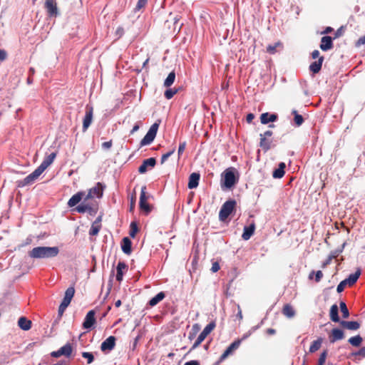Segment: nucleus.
I'll list each match as a JSON object with an SVG mask.
<instances>
[{
    "label": "nucleus",
    "mask_w": 365,
    "mask_h": 365,
    "mask_svg": "<svg viewBox=\"0 0 365 365\" xmlns=\"http://www.w3.org/2000/svg\"><path fill=\"white\" fill-rule=\"evenodd\" d=\"M59 253L58 247H36L29 252V256L34 259H47L56 257Z\"/></svg>",
    "instance_id": "nucleus-1"
},
{
    "label": "nucleus",
    "mask_w": 365,
    "mask_h": 365,
    "mask_svg": "<svg viewBox=\"0 0 365 365\" xmlns=\"http://www.w3.org/2000/svg\"><path fill=\"white\" fill-rule=\"evenodd\" d=\"M221 176L222 188L231 189L239 180V173L237 169L233 167L225 169Z\"/></svg>",
    "instance_id": "nucleus-2"
},
{
    "label": "nucleus",
    "mask_w": 365,
    "mask_h": 365,
    "mask_svg": "<svg viewBox=\"0 0 365 365\" xmlns=\"http://www.w3.org/2000/svg\"><path fill=\"white\" fill-rule=\"evenodd\" d=\"M237 202L235 199H229L222 205L219 212V220L225 222L228 217L235 211Z\"/></svg>",
    "instance_id": "nucleus-3"
},
{
    "label": "nucleus",
    "mask_w": 365,
    "mask_h": 365,
    "mask_svg": "<svg viewBox=\"0 0 365 365\" xmlns=\"http://www.w3.org/2000/svg\"><path fill=\"white\" fill-rule=\"evenodd\" d=\"M160 125V123H154L149 128L148 131L144 136V138L140 140V147H143L147 145H150L155 140L158 130Z\"/></svg>",
    "instance_id": "nucleus-4"
},
{
    "label": "nucleus",
    "mask_w": 365,
    "mask_h": 365,
    "mask_svg": "<svg viewBox=\"0 0 365 365\" xmlns=\"http://www.w3.org/2000/svg\"><path fill=\"white\" fill-rule=\"evenodd\" d=\"M45 170L41 165L38 166L31 173L22 180L18 181L19 187H24L34 183V182L43 173Z\"/></svg>",
    "instance_id": "nucleus-5"
},
{
    "label": "nucleus",
    "mask_w": 365,
    "mask_h": 365,
    "mask_svg": "<svg viewBox=\"0 0 365 365\" xmlns=\"http://www.w3.org/2000/svg\"><path fill=\"white\" fill-rule=\"evenodd\" d=\"M215 327L216 324L214 321L207 324L202 332L199 334L195 343L192 344L190 350L192 351L195 349L205 340L206 336L215 328Z\"/></svg>",
    "instance_id": "nucleus-6"
},
{
    "label": "nucleus",
    "mask_w": 365,
    "mask_h": 365,
    "mask_svg": "<svg viewBox=\"0 0 365 365\" xmlns=\"http://www.w3.org/2000/svg\"><path fill=\"white\" fill-rule=\"evenodd\" d=\"M73 351L72 346L70 343H66L64 346H61L58 350L53 351L51 353V356L54 358H58L64 356L69 358L71 356Z\"/></svg>",
    "instance_id": "nucleus-7"
},
{
    "label": "nucleus",
    "mask_w": 365,
    "mask_h": 365,
    "mask_svg": "<svg viewBox=\"0 0 365 365\" xmlns=\"http://www.w3.org/2000/svg\"><path fill=\"white\" fill-rule=\"evenodd\" d=\"M146 187L143 186L141 188L140 200H139V207L141 210L145 212L147 214L151 212V207L149 203L147 202V196L145 193Z\"/></svg>",
    "instance_id": "nucleus-8"
},
{
    "label": "nucleus",
    "mask_w": 365,
    "mask_h": 365,
    "mask_svg": "<svg viewBox=\"0 0 365 365\" xmlns=\"http://www.w3.org/2000/svg\"><path fill=\"white\" fill-rule=\"evenodd\" d=\"M241 344L240 340H235L232 343H231L229 346L225 349L223 354L220 356L217 364L223 361L230 354L232 353L233 351L237 349Z\"/></svg>",
    "instance_id": "nucleus-9"
},
{
    "label": "nucleus",
    "mask_w": 365,
    "mask_h": 365,
    "mask_svg": "<svg viewBox=\"0 0 365 365\" xmlns=\"http://www.w3.org/2000/svg\"><path fill=\"white\" fill-rule=\"evenodd\" d=\"M116 338L114 336H108L101 344V349L103 352H110L115 346Z\"/></svg>",
    "instance_id": "nucleus-10"
},
{
    "label": "nucleus",
    "mask_w": 365,
    "mask_h": 365,
    "mask_svg": "<svg viewBox=\"0 0 365 365\" xmlns=\"http://www.w3.org/2000/svg\"><path fill=\"white\" fill-rule=\"evenodd\" d=\"M96 312L94 310H90L86 315L84 321L83 322V327L86 329H91L93 328L96 322L95 318Z\"/></svg>",
    "instance_id": "nucleus-11"
},
{
    "label": "nucleus",
    "mask_w": 365,
    "mask_h": 365,
    "mask_svg": "<svg viewBox=\"0 0 365 365\" xmlns=\"http://www.w3.org/2000/svg\"><path fill=\"white\" fill-rule=\"evenodd\" d=\"M93 109L92 106L87 105L86 110V115L83 120V131L87 130L88 127L91 125L93 120Z\"/></svg>",
    "instance_id": "nucleus-12"
},
{
    "label": "nucleus",
    "mask_w": 365,
    "mask_h": 365,
    "mask_svg": "<svg viewBox=\"0 0 365 365\" xmlns=\"http://www.w3.org/2000/svg\"><path fill=\"white\" fill-rule=\"evenodd\" d=\"M45 8L46 9L49 17H56L59 15L56 4L53 0H46L45 2Z\"/></svg>",
    "instance_id": "nucleus-13"
},
{
    "label": "nucleus",
    "mask_w": 365,
    "mask_h": 365,
    "mask_svg": "<svg viewBox=\"0 0 365 365\" xmlns=\"http://www.w3.org/2000/svg\"><path fill=\"white\" fill-rule=\"evenodd\" d=\"M156 165V159L155 158H149L143 161L138 168L140 174H144L148 171V168H153Z\"/></svg>",
    "instance_id": "nucleus-14"
},
{
    "label": "nucleus",
    "mask_w": 365,
    "mask_h": 365,
    "mask_svg": "<svg viewBox=\"0 0 365 365\" xmlns=\"http://www.w3.org/2000/svg\"><path fill=\"white\" fill-rule=\"evenodd\" d=\"M278 120L277 113H269L268 112L263 113L260 115V122L262 124L266 125L269 123L276 122Z\"/></svg>",
    "instance_id": "nucleus-15"
},
{
    "label": "nucleus",
    "mask_w": 365,
    "mask_h": 365,
    "mask_svg": "<svg viewBox=\"0 0 365 365\" xmlns=\"http://www.w3.org/2000/svg\"><path fill=\"white\" fill-rule=\"evenodd\" d=\"M334 46L333 38L329 36H324L321 38L320 48L323 51L331 49Z\"/></svg>",
    "instance_id": "nucleus-16"
},
{
    "label": "nucleus",
    "mask_w": 365,
    "mask_h": 365,
    "mask_svg": "<svg viewBox=\"0 0 365 365\" xmlns=\"http://www.w3.org/2000/svg\"><path fill=\"white\" fill-rule=\"evenodd\" d=\"M344 338V332L339 328H334L331 330L329 336V341L331 343H334L336 341L341 340Z\"/></svg>",
    "instance_id": "nucleus-17"
},
{
    "label": "nucleus",
    "mask_w": 365,
    "mask_h": 365,
    "mask_svg": "<svg viewBox=\"0 0 365 365\" xmlns=\"http://www.w3.org/2000/svg\"><path fill=\"white\" fill-rule=\"evenodd\" d=\"M85 196V192L80 191L77 193L74 194L68 200V206L69 207H73L74 206L77 205L83 198Z\"/></svg>",
    "instance_id": "nucleus-18"
},
{
    "label": "nucleus",
    "mask_w": 365,
    "mask_h": 365,
    "mask_svg": "<svg viewBox=\"0 0 365 365\" xmlns=\"http://www.w3.org/2000/svg\"><path fill=\"white\" fill-rule=\"evenodd\" d=\"M200 175L198 173H192L189 176L187 187L189 189H195L199 185Z\"/></svg>",
    "instance_id": "nucleus-19"
},
{
    "label": "nucleus",
    "mask_w": 365,
    "mask_h": 365,
    "mask_svg": "<svg viewBox=\"0 0 365 365\" xmlns=\"http://www.w3.org/2000/svg\"><path fill=\"white\" fill-rule=\"evenodd\" d=\"M128 269V265L125 262L119 261L118 262L117 267H116V276L115 279L118 282H120L123 280V270Z\"/></svg>",
    "instance_id": "nucleus-20"
},
{
    "label": "nucleus",
    "mask_w": 365,
    "mask_h": 365,
    "mask_svg": "<svg viewBox=\"0 0 365 365\" xmlns=\"http://www.w3.org/2000/svg\"><path fill=\"white\" fill-rule=\"evenodd\" d=\"M75 294V289L73 287H69L65 292V294L63 299L61 302L62 304H64L66 306H69L73 296Z\"/></svg>",
    "instance_id": "nucleus-21"
},
{
    "label": "nucleus",
    "mask_w": 365,
    "mask_h": 365,
    "mask_svg": "<svg viewBox=\"0 0 365 365\" xmlns=\"http://www.w3.org/2000/svg\"><path fill=\"white\" fill-rule=\"evenodd\" d=\"M324 60V56H321L319 58V59L317 61L312 62L309 65V71L311 72H312L314 74L318 73L322 69V66Z\"/></svg>",
    "instance_id": "nucleus-22"
},
{
    "label": "nucleus",
    "mask_w": 365,
    "mask_h": 365,
    "mask_svg": "<svg viewBox=\"0 0 365 365\" xmlns=\"http://www.w3.org/2000/svg\"><path fill=\"white\" fill-rule=\"evenodd\" d=\"M340 325L346 329L355 331L360 328L359 322L356 321H345L340 322Z\"/></svg>",
    "instance_id": "nucleus-23"
},
{
    "label": "nucleus",
    "mask_w": 365,
    "mask_h": 365,
    "mask_svg": "<svg viewBox=\"0 0 365 365\" xmlns=\"http://www.w3.org/2000/svg\"><path fill=\"white\" fill-rule=\"evenodd\" d=\"M105 186L101 182H97L96 186L91 188L88 191L91 192L92 195L96 196L97 198H101L103 195V190Z\"/></svg>",
    "instance_id": "nucleus-24"
},
{
    "label": "nucleus",
    "mask_w": 365,
    "mask_h": 365,
    "mask_svg": "<svg viewBox=\"0 0 365 365\" xmlns=\"http://www.w3.org/2000/svg\"><path fill=\"white\" fill-rule=\"evenodd\" d=\"M255 230V223L250 224L249 226H245L243 229V233L242 235V238L244 240H248L253 235Z\"/></svg>",
    "instance_id": "nucleus-25"
},
{
    "label": "nucleus",
    "mask_w": 365,
    "mask_h": 365,
    "mask_svg": "<svg viewBox=\"0 0 365 365\" xmlns=\"http://www.w3.org/2000/svg\"><path fill=\"white\" fill-rule=\"evenodd\" d=\"M286 165L284 163L281 162L278 165V168L274 169L272 173V177L275 179L282 178L285 174Z\"/></svg>",
    "instance_id": "nucleus-26"
},
{
    "label": "nucleus",
    "mask_w": 365,
    "mask_h": 365,
    "mask_svg": "<svg viewBox=\"0 0 365 365\" xmlns=\"http://www.w3.org/2000/svg\"><path fill=\"white\" fill-rule=\"evenodd\" d=\"M121 249L122 251L126 255H130L131 253L132 242L128 237H125L123 238L121 243Z\"/></svg>",
    "instance_id": "nucleus-27"
},
{
    "label": "nucleus",
    "mask_w": 365,
    "mask_h": 365,
    "mask_svg": "<svg viewBox=\"0 0 365 365\" xmlns=\"http://www.w3.org/2000/svg\"><path fill=\"white\" fill-rule=\"evenodd\" d=\"M330 319L334 322H337L340 324L341 320L339 316V307L336 304H333L330 308L329 312Z\"/></svg>",
    "instance_id": "nucleus-28"
},
{
    "label": "nucleus",
    "mask_w": 365,
    "mask_h": 365,
    "mask_svg": "<svg viewBox=\"0 0 365 365\" xmlns=\"http://www.w3.org/2000/svg\"><path fill=\"white\" fill-rule=\"evenodd\" d=\"M19 327L24 331H28L31 327V321L25 317H21L18 320Z\"/></svg>",
    "instance_id": "nucleus-29"
},
{
    "label": "nucleus",
    "mask_w": 365,
    "mask_h": 365,
    "mask_svg": "<svg viewBox=\"0 0 365 365\" xmlns=\"http://www.w3.org/2000/svg\"><path fill=\"white\" fill-rule=\"evenodd\" d=\"M361 274V269H357L354 273L350 274L344 280L348 285L352 286L358 280Z\"/></svg>",
    "instance_id": "nucleus-30"
},
{
    "label": "nucleus",
    "mask_w": 365,
    "mask_h": 365,
    "mask_svg": "<svg viewBox=\"0 0 365 365\" xmlns=\"http://www.w3.org/2000/svg\"><path fill=\"white\" fill-rule=\"evenodd\" d=\"M56 157V152H53L51 154L46 156L42 161V163L40 164L41 167L44 170H46L54 160V159Z\"/></svg>",
    "instance_id": "nucleus-31"
},
{
    "label": "nucleus",
    "mask_w": 365,
    "mask_h": 365,
    "mask_svg": "<svg viewBox=\"0 0 365 365\" xmlns=\"http://www.w3.org/2000/svg\"><path fill=\"white\" fill-rule=\"evenodd\" d=\"M165 297V294L163 292H158L155 297H152L149 302L148 304L150 307H154L157 305L160 301H162Z\"/></svg>",
    "instance_id": "nucleus-32"
},
{
    "label": "nucleus",
    "mask_w": 365,
    "mask_h": 365,
    "mask_svg": "<svg viewBox=\"0 0 365 365\" xmlns=\"http://www.w3.org/2000/svg\"><path fill=\"white\" fill-rule=\"evenodd\" d=\"M271 143L272 140H267V138L262 136V138L259 137V146L264 152L268 151L272 148Z\"/></svg>",
    "instance_id": "nucleus-33"
},
{
    "label": "nucleus",
    "mask_w": 365,
    "mask_h": 365,
    "mask_svg": "<svg viewBox=\"0 0 365 365\" xmlns=\"http://www.w3.org/2000/svg\"><path fill=\"white\" fill-rule=\"evenodd\" d=\"M282 313L288 318H292L295 315V311L290 304H285L282 309Z\"/></svg>",
    "instance_id": "nucleus-34"
},
{
    "label": "nucleus",
    "mask_w": 365,
    "mask_h": 365,
    "mask_svg": "<svg viewBox=\"0 0 365 365\" xmlns=\"http://www.w3.org/2000/svg\"><path fill=\"white\" fill-rule=\"evenodd\" d=\"M363 341L362 337L358 334L354 336H352L348 339V342L355 347H359Z\"/></svg>",
    "instance_id": "nucleus-35"
},
{
    "label": "nucleus",
    "mask_w": 365,
    "mask_h": 365,
    "mask_svg": "<svg viewBox=\"0 0 365 365\" xmlns=\"http://www.w3.org/2000/svg\"><path fill=\"white\" fill-rule=\"evenodd\" d=\"M322 344V339L318 338L317 340H314L309 346V352L314 353L317 350H319Z\"/></svg>",
    "instance_id": "nucleus-36"
},
{
    "label": "nucleus",
    "mask_w": 365,
    "mask_h": 365,
    "mask_svg": "<svg viewBox=\"0 0 365 365\" xmlns=\"http://www.w3.org/2000/svg\"><path fill=\"white\" fill-rule=\"evenodd\" d=\"M175 80V71H171L168 76H167V78H165V81H164V86L165 87H167V88H169L170 86H171L174 81Z\"/></svg>",
    "instance_id": "nucleus-37"
},
{
    "label": "nucleus",
    "mask_w": 365,
    "mask_h": 365,
    "mask_svg": "<svg viewBox=\"0 0 365 365\" xmlns=\"http://www.w3.org/2000/svg\"><path fill=\"white\" fill-rule=\"evenodd\" d=\"M98 211V203H89L88 206V209L86 210V212H88V214L90 215V216H95L97 212Z\"/></svg>",
    "instance_id": "nucleus-38"
},
{
    "label": "nucleus",
    "mask_w": 365,
    "mask_h": 365,
    "mask_svg": "<svg viewBox=\"0 0 365 365\" xmlns=\"http://www.w3.org/2000/svg\"><path fill=\"white\" fill-rule=\"evenodd\" d=\"M346 245V242H344L341 247H338L337 249L331 251L329 256L333 259L336 258L344 250L345 246Z\"/></svg>",
    "instance_id": "nucleus-39"
},
{
    "label": "nucleus",
    "mask_w": 365,
    "mask_h": 365,
    "mask_svg": "<svg viewBox=\"0 0 365 365\" xmlns=\"http://www.w3.org/2000/svg\"><path fill=\"white\" fill-rule=\"evenodd\" d=\"M294 115V121L297 126H300L304 123V118L302 115L299 114L296 110L292 111Z\"/></svg>",
    "instance_id": "nucleus-40"
},
{
    "label": "nucleus",
    "mask_w": 365,
    "mask_h": 365,
    "mask_svg": "<svg viewBox=\"0 0 365 365\" xmlns=\"http://www.w3.org/2000/svg\"><path fill=\"white\" fill-rule=\"evenodd\" d=\"M314 275L315 276L314 280H315L316 282H320L322 278L323 277V273H322V272L321 270H318L317 272L312 271L309 273V279H312Z\"/></svg>",
    "instance_id": "nucleus-41"
},
{
    "label": "nucleus",
    "mask_w": 365,
    "mask_h": 365,
    "mask_svg": "<svg viewBox=\"0 0 365 365\" xmlns=\"http://www.w3.org/2000/svg\"><path fill=\"white\" fill-rule=\"evenodd\" d=\"M339 307L341 309V312L342 313V317L344 319H346L349 317V311L347 308V306L346 303L343 301H341L339 303Z\"/></svg>",
    "instance_id": "nucleus-42"
},
{
    "label": "nucleus",
    "mask_w": 365,
    "mask_h": 365,
    "mask_svg": "<svg viewBox=\"0 0 365 365\" xmlns=\"http://www.w3.org/2000/svg\"><path fill=\"white\" fill-rule=\"evenodd\" d=\"M139 229H138V225L135 222H131L130 225V232H129V235H130V237H132V238H134L137 234V232H138Z\"/></svg>",
    "instance_id": "nucleus-43"
},
{
    "label": "nucleus",
    "mask_w": 365,
    "mask_h": 365,
    "mask_svg": "<svg viewBox=\"0 0 365 365\" xmlns=\"http://www.w3.org/2000/svg\"><path fill=\"white\" fill-rule=\"evenodd\" d=\"M148 0H138L135 7L133 9V12L137 13L143 9L148 4Z\"/></svg>",
    "instance_id": "nucleus-44"
},
{
    "label": "nucleus",
    "mask_w": 365,
    "mask_h": 365,
    "mask_svg": "<svg viewBox=\"0 0 365 365\" xmlns=\"http://www.w3.org/2000/svg\"><path fill=\"white\" fill-rule=\"evenodd\" d=\"M88 205L89 203L86 204L85 202H83L81 204L77 205L74 208V210L78 213H85L86 212V210L88 209Z\"/></svg>",
    "instance_id": "nucleus-45"
},
{
    "label": "nucleus",
    "mask_w": 365,
    "mask_h": 365,
    "mask_svg": "<svg viewBox=\"0 0 365 365\" xmlns=\"http://www.w3.org/2000/svg\"><path fill=\"white\" fill-rule=\"evenodd\" d=\"M101 228V225H98L92 223L91 227L89 230V235L91 236L97 235Z\"/></svg>",
    "instance_id": "nucleus-46"
},
{
    "label": "nucleus",
    "mask_w": 365,
    "mask_h": 365,
    "mask_svg": "<svg viewBox=\"0 0 365 365\" xmlns=\"http://www.w3.org/2000/svg\"><path fill=\"white\" fill-rule=\"evenodd\" d=\"M327 355H328V350L327 349L324 350L321 353V354L319 356V358L318 359V365H324V364L326 361V359H327Z\"/></svg>",
    "instance_id": "nucleus-47"
},
{
    "label": "nucleus",
    "mask_w": 365,
    "mask_h": 365,
    "mask_svg": "<svg viewBox=\"0 0 365 365\" xmlns=\"http://www.w3.org/2000/svg\"><path fill=\"white\" fill-rule=\"evenodd\" d=\"M177 92H178V90H176V89L168 88L164 93L165 98L168 100H170L174 96V95Z\"/></svg>",
    "instance_id": "nucleus-48"
},
{
    "label": "nucleus",
    "mask_w": 365,
    "mask_h": 365,
    "mask_svg": "<svg viewBox=\"0 0 365 365\" xmlns=\"http://www.w3.org/2000/svg\"><path fill=\"white\" fill-rule=\"evenodd\" d=\"M82 356L87 359V363L88 364H91L94 361V356L91 352L83 351L82 352Z\"/></svg>",
    "instance_id": "nucleus-49"
},
{
    "label": "nucleus",
    "mask_w": 365,
    "mask_h": 365,
    "mask_svg": "<svg viewBox=\"0 0 365 365\" xmlns=\"http://www.w3.org/2000/svg\"><path fill=\"white\" fill-rule=\"evenodd\" d=\"M351 356H360L363 358H365V346H362L358 351L352 352Z\"/></svg>",
    "instance_id": "nucleus-50"
},
{
    "label": "nucleus",
    "mask_w": 365,
    "mask_h": 365,
    "mask_svg": "<svg viewBox=\"0 0 365 365\" xmlns=\"http://www.w3.org/2000/svg\"><path fill=\"white\" fill-rule=\"evenodd\" d=\"M175 151V148H173L172 150H170L169 152L163 154L161 157V163H164V162L170 157L171 156Z\"/></svg>",
    "instance_id": "nucleus-51"
},
{
    "label": "nucleus",
    "mask_w": 365,
    "mask_h": 365,
    "mask_svg": "<svg viewBox=\"0 0 365 365\" xmlns=\"http://www.w3.org/2000/svg\"><path fill=\"white\" fill-rule=\"evenodd\" d=\"M347 285V283L345 282V280H342L336 287V291L338 293H341L344 291L345 287Z\"/></svg>",
    "instance_id": "nucleus-52"
},
{
    "label": "nucleus",
    "mask_w": 365,
    "mask_h": 365,
    "mask_svg": "<svg viewBox=\"0 0 365 365\" xmlns=\"http://www.w3.org/2000/svg\"><path fill=\"white\" fill-rule=\"evenodd\" d=\"M67 307L68 306H66L64 304L61 303L58 310V315L59 319H61V317Z\"/></svg>",
    "instance_id": "nucleus-53"
},
{
    "label": "nucleus",
    "mask_w": 365,
    "mask_h": 365,
    "mask_svg": "<svg viewBox=\"0 0 365 365\" xmlns=\"http://www.w3.org/2000/svg\"><path fill=\"white\" fill-rule=\"evenodd\" d=\"M185 147H186V142L185 141H183V142H181L179 145V147H178V156L180 157L184 152L185 149Z\"/></svg>",
    "instance_id": "nucleus-54"
},
{
    "label": "nucleus",
    "mask_w": 365,
    "mask_h": 365,
    "mask_svg": "<svg viewBox=\"0 0 365 365\" xmlns=\"http://www.w3.org/2000/svg\"><path fill=\"white\" fill-rule=\"evenodd\" d=\"M278 45H279V43H277L274 45H269L267 47V51L271 54L274 53L276 52V48Z\"/></svg>",
    "instance_id": "nucleus-55"
},
{
    "label": "nucleus",
    "mask_w": 365,
    "mask_h": 365,
    "mask_svg": "<svg viewBox=\"0 0 365 365\" xmlns=\"http://www.w3.org/2000/svg\"><path fill=\"white\" fill-rule=\"evenodd\" d=\"M113 145L112 140L106 141L102 143V148L104 150H109Z\"/></svg>",
    "instance_id": "nucleus-56"
},
{
    "label": "nucleus",
    "mask_w": 365,
    "mask_h": 365,
    "mask_svg": "<svg viewBox=\"0 0 365 365\" xmlns=\"http://www.w3.org/2000/svg\"><path fill=\"white\" fill-rule=\"evenodd\" d=\"M365 44V36H361L358 40L355 43V46L356 47H359L362 45H364Z\"/></svg>",
    "instance_id": "nucleus-57"
},
{
    "label": "nucleus",
    "mask_w": 365,
    "mask_h": 365,
    "mask_svg": "<svg viewBox=\"0 0 365 365\" xmlns=\"http://www.w3.org/2000/svg\"><path fill=\"white\" fill-rule=\"evenodd\" d=\"M220 267L218 262H215L212 264L211 271L212 272H217L220 269Z\"/></svg>",
    "instance_id": "nucleus-58"
},
{
    "label": "nucleus",
    "mask_w": 365,
    "mask_h": 365,
    "mask_svg": "<svg viewBox=\"0 0 365 365\" xmlns=\"http://www.w3.org/2000/svg\"><path fill=\"white\" fill-rule=\"evenodd\" d=\"M7 57V53L4 49H0V61H4Z\"/></svg>",
    "instance_id": "nucleus-59"
},
{
    "label": "nucleus",
    "mask_w": 365,
    "mask_h": 365,
    "mask_svg": "<svg viewBox=\"0 0 365 365\" xmlns=\"http://www.w3.org/2000/svg\"><path fill=\"white\" fill-rule=\"evenodd\" d=\"M93 197V196L92 195L91 192L88 191L87 194L85 193V196L83 197L82 200H83V202H86L88 200H90V199H91Z\"/></svg>",
    "instance_id": "nucleus-60"
},
{
    "label": "nucleus",
    "mask_w": 365,
    "mask_h": 365,
    "mask_svg": "<svg viewBox=\"0 0 365 365\" xmlns=\"http://www.w3.org/2000/svg\"><path fill=\"white\" fill-rule=\"evenodd\" d=\"M272 134H273L272 131V130H266L264 133H260V134H259V137H261V138H262V137H264V138H268V137L272 136Z\"/></svg>",
    "instance_id": "nucleus-61"
},
{
    "label": "nucleus",
    "mask_w": 365,
    "mask_h": 365,
    "mask_svg": "<svg viewBox=\"0 0 365 365\" xmlns=\"http://www.w3.org/2000/svg\"><path fill=\"white\" fill-rule=\"evenodd\" d=\"M254 118H255V115L252 113H250L246 116V121L248 123H251Z\"/></svg>",
    "instance_id": "nucleus-62"
},
{
    "label": "nucleus",
    "mask_w": 365,
    "mask_h": 365,
    "mask_svg": "<svg viewBox=\"0 0 365 365\" xmlns=\"http://www.w3.org/2000/svg\"><path fill=\"white\" fill-rule=\"evenodd\" d=\"M102 218H103V213H101L100 215H98L96 219L94 220V222H93V224H95V225H101V221H102Z\"/></svg>",
    "instance_id": "nucleus-63"
},
{
    "label": "nucleus",
    "mask_w": 365,
    "mask_h": 365,
    "mask_svg": "<svg viewBox=\"0 0 365 365\" xmlns=\"http://www.w3.org/2000/svg\"><path fill=\"white\" fill-rule=\"evenodd\" d=\"M184 365H200V363L197 360H191L185 362Z\"/></svg>",
    "instance_id": "nucleus-64"
}]
</instances>
